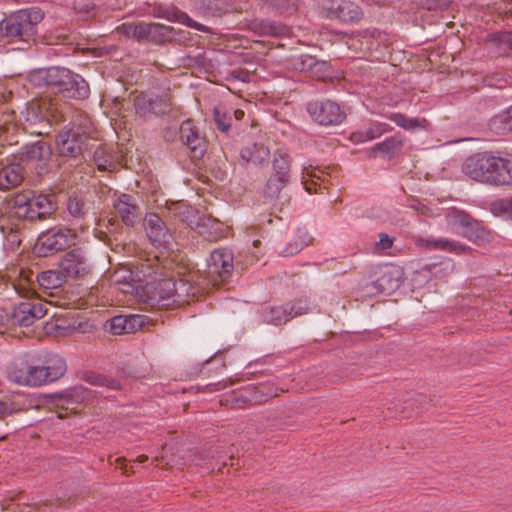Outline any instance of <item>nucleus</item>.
<instances>
[{"instance_id":"36","label":"nucleus","mask_w":512,"mask_h":512,"mask_svg":"<svg viewBox=\"0 0 512 512\" xmlns=\"http://www.w3.org/2000/svg\"><path fill=\"white\" fill-rule=\"evenodd\" d=\"M36 280L39 286L44 289H56L61 287L66 282L59 267H57V269L38 273L36 275Z\"/></svg>"},{"instance_id":"41","label":"nucleus","mask_w":512,"mask_h":512,"mask_svg":"<svg viewBox=\"0 0 512 512\" xmlns=\"http://www.w3.org/2000/svg\"><path fill=\"white\" fill-rule=\"evenodd\" d=\"M152 101V92L142 93L136 96L134 99V108L136 114L143 118H147L152 115L154 116Z\"/></svg>"},{"instance_id":"1","label":"nucleus","mask_w":512,"mask_h":512,"mask_svg":"<svg viewBox=\"0 0 512 512\" xmlns=\"http://www.w3.org/2000/svg\"><path fill=\"white\" fill-rule=\"evenodd\" d=\"M57 209L54 193L27 191L16 194L10 201L11 216L31 224L54 218Z\"/></svg>"},{"instance_id":"19","label":"nucleus","mask_w":512,"mask_h":512,"mask_svg":"<svg viewBox=\"0 0 512 512\" xmlns=\"http://www.w3.org/2000/svg\"><path fill=\"white\" fill-rule=\"evenodd\" d=\"M68 217L64 218L70 225L79 226L83 229V223L87 220L91 212V204L83 197L73 194L66 202Z\"/></svg>"},{"instance_id":"2","label":"nucleus","mask_w":512,"mask_h":512,"mask_svg":"<svg viewBox=\"0 0 512 512\" xmlns=\"http://www.w3.org/2000/svg\"><path fill=\"white\" fill-rule=\"evenodd\" d=\"M187 293V283L173 278H163L146 282L142 290V300L151 309H168L183 301Z\"/></svg>"},{"instance_id":"34","label":"nucleus","mask_w":512,"mask_h":512,"mask_svg":"<svg viewBox=\"0 0 512 512\" xmlns=\"http://www.w3.org/2000/svg\"><path fill=\"white\" fill-rule=\"evenodd\" d=\"M491 162L490 167H487V172L498 176V174H504L508 179H505L503 183H498L497 185H510L512 184V159L502 158L499 156H495L491 152H489V161Z\"/></svg>"},{"instance_id":"39","label":"nucleus","mask_w":512,"mask_h":512,"mask_svg":"<svg viewBox=\"0 0 512 512\" xmlns=\"http://www.w3.org/2000/svg\"><path fill=\"white\" fill-rule=\"evenodd\" d=\"M311 242V237L304 228H299L296 235L286 246V254L284 256H295L300 253L304 247Z\"/></svg>"},{"instance_id":"14","label":"nucleus","mask_w":512,"mask_h":512,"mask_svg":"<svg viewBox=\"0 0 512 512\" xmlns=\"http://www.w3.org/2000/svg\"><path fill=\"white\" fill-rule=\"evenodd\" d=\"M69 72V69L57 66L40 68L30 73L29 80L35 86H45L53 92L59 93L65 80H68Z\"/></svg>"},{"instance_id":"31","label":"nucleus","mask_w":512,"mask_h":512,"mask_svg":"<svg viewBox=\"0 0 512 512\" xmlns=\"http://www.w3.org/2000/svg\"><path fill=\"white\" fill-rule=\"evenodd\" d=\"M261 322L275 326L286 324L289 321L286 306H264L258 311Z\"/></svg>"},{"instance_id":"46","label":"nucleus","mask_w":512,"mask_h":512,"mask_svg":"<svg viewBox=\"0 0 512 512\" xmlns=\"http://www.w3.org/2000/svg\"><path fill=\"white\" fill-rule=\"evenodd\" d=\"M152 99L154 116L164 115L171 110L172 103L168 94L158 95L152 92Z\"/></svg>"},{"instance_id":"21","label":"nucleus","mask_w":512,"mask_h":512,"mask_svg":"<svg viewBox=\"0 0 512 512\" xmlns=\"http://www.w3.org/2000/svg\"><path fill=\"white\" fill-rule=\"evenodd\" d=\"M329 177L330 172L326 167L309 164L302 169V184L309 193L316 192L317 187L321 188L323 186L326 188Z\"/></svg>"},{"instance_id":"3","label":"nucleus","mask_w":512,"mask_h":512,"mask_svg":"<svg viewBox=\"0 0 512 512\" xmlns=\"http://www.w3.org/2000/svg\"><path fill=\"white\" fill-rule=\"evenodd\" d=\"M43 18L44 12L39 7L18 10L0 22V33L9 39L26 41L36 34L37 26Z\"/></svg>"},{"instance_id":"45","label":"nucleus","mask_w":512,"mask_h":512,"mask_svg":"<svg viewBox=\"0 0 512 512\" xmlns=\"http://www.w3.org/2000/svg\"><path fill=\"white\" fill-rule=\"evenodd\" d=\"M233 259L234 258H210L213 261L214 271L218 273L222 281H226L233 270Z\"/></svg>"},{"instance_id":"64","label":"nucleus","mask_w":512,"mask_h":512,"mask_svg":"<svg viewBox=\"0 0 512 512\" xmlns=\"http://www.w3.org/2000/svg\"><path fill=\"white\" fill-rule=\"evenodd\" d=\"M252 237H253V230L252 229H249L245 232V238H247V242H249L250 240L252 241V245L253 246H257L260 241L257 240V239H253L252 240Z\"/></svg>"},{"instance_id":"60","label":"nucleus","mask_w":512,"mask_h":512,"mask_svg":"<svg viewBox=\"0 0 512 512\" xmlns=\"http://www.w3.org/2000/svg\"><path fill=\"white\" fill-rule=\"evenodd\" d=\"M498 208L501 212L507 214L509 217H512V197L500 200L498 203Z\"/></svg>"},{"instance_id":"63","label":"nucleus","mask_w":512,"mask_h":512,"mask_svg":"<svg viewBox=\"0 0 512 512\" xmlns=\"http://www.w3.org/2000/svg\"><path fill=\"white\" fill-rule=\"evenodd\" d=\"M98 155H99V152L96 151L95 152V161H96V163H97V165H98V167L100 169L105 170L106 169L107 160L100 158Z\"/></svg>"},{"instance_id":"33","label":"nucleus","mask_w":512,"mask_h":512,"mask_svg":"<svg viewBox=\"0 0 512 512\" xmlns=\"http://www.w3.org/2000/svg\"><path fill=\"white\" fill-rule=\"evenodd\" d=\"M488 128L496 135L512 133V105L494 115L488 122Z\"/></svg>"},{"instance_id":"5","label":"nucleus","mask_w":512,"mask_h":512,"mask_svg":"<svg viewBox=\"0 0 512 512\" xmlns=\"http://www.w3.org/2000/svg\"><path fill=\"white\" fill-rule=\"evenodd\" d=\"M14 159L22 167L28 168L36 176L42 177L50 172L52 148L41 138L24 143L14 154Z\"/></svg>"},{"instance_id":"17","label":"nucleus","mask_w":512,"mask_h":512,"mask_svg":"<svg viewBox=\"0 0 512 512\" xmlns=\"http://www.w3.org/2000/svg\"><path fill=\"white\" fill-rule=\"evenodd\" d=\"M180 140L189 150L190 157L201 159L206 151L205 139L199 134L191 120L184 121L180 126Z\"/></svg>"},{"instance_id":"10","label":"nucleus","mask_w":512,"mask_h":512,"mask_svg":"<svg viewBox=\"0 0 512 512\" xmlns=\"http://www.w3.org/2000/svg\"><path fill=\"white\" fill-rule=\"evenodd\" d=\"M489 152L477 153L466 159L463 165V172L469 178L488 184L503 183L508 179L504 174L495 176L487 172V167H490Z\"/></svg>"},{"instance_id":"22","label":"nucleus","mask_w":512,"mask_h":512,"mask_svg":"<svg viewBox=\"0 0 512 512\" xmlns=\"http://www.w3.org/2000/svg\"><path fill=\"white\" fill-rule=\"evenodd\" d=\"M416 244L430 250H440L454 254H467L471 252L470 247L461 242L443 237L418 238Z\"/></svg>"},{"instance_id":"50","label":"nucleus","mask_w":512,"mask_h":512,"mask_svg":"<svg viewBox=\"0 0 512 512\" xmlns=\"http://www.w3.org/2000/svg\"><path fill=\"white\" fill-rule=\"evenodd\" d=\"M289 320L309 312L310 306L307 300L298 299L285 304Z\"/></svg>"},{"instance_id":"28","label":"nucleus","mask_w":512,"mask_h":512,"mask_svg":"<svg viewBox=\"0 0 512 512\" xmlns=\"http://www.w3.org/2000/svg\"><path fill=\"white\" fill-rule=\"evenodd\" d=\"M156 17L164 18L170 22H176L180 24H184L188 27L194 28L201 32H207L208 28L200 24L196 21H194L192 18L189 17V15L178 8L172 7V8H160L156 13Z\"/></svg>"},{"instance_id":"8","label":"nucleus","mask_w":512,"mask_h":512,"mask_svg":"<svg viewBox=\"0 0 512 512\" xmlns=\"http://www.w3.org/2000/svg\"><path fill=\"white\" fill-rule=\"evenodd\" d=\"M75 234L66 227H54L42 232L36 241L39 252L36 256H48L69 248L74 241Z\"/></svg>"},{"instance_id":"53","label":"nucleus","mask_w":512,"mask_h":512,"mask_svg":"<svg viewBox=\"0 0 512 512\" xmlns=\"http://www.w3.org/2000/svg\"><path fill=\"white\" fill-rule=\"evenodd\" d=\"M126 318V333H135L144 325V317L142 315H124Z\"/></svg>"},{"instance_id":"59","label":"nucleus","mask_w":512,"mask_h":512,"mask_svg":"<svg viewBox=\"0 0 512 512\" xmlns=\"http://www.w3.org/2000/svg\"><path fill=\"white\" fill-rule=\"evenodd\" d=\"M230 384H231V382L227 381V380H222V381H219L216 383H210L205 386L204 391H207V392L220 391V390H223L226 387H228Z\"/></svg>"},{"instance_id":"32","label":"nucleus","mask_w":512,"mask_h":512,"mask_svg":"<svg viewBox=\"0 0 512 512\" xmlns=\"http://www.w3.org/2000/svg\"><path fill=\"white\" fill-rule=\"evenodd\" d=\"M402 145V137L400 135H393L371 147L368 150V155L370 157H376L378 154H382L383 156L391 158L401 149Z\"/></svg>"},{"instance_id":"49","label":"nucleus","mask_w":512,"mask_h":512,"mask_svg":"<svg viewBox=\"0 0 512 512\" xmlns=\"http://www.w3.org/2000/svg\"><path fill=\"white\" fill-rule=\"evenodd\" d=\"M104 329L113 335L127 334L125 316L117 315L108 319L104 324Z\"/></svg>"},{"instance_id":"55","label":"nucleus","mask_w":512,"mask_h":512,"mask_svg":"<svg viewBox=\"0 0 512 512\" xmlns=\"http://www.w3.org/2000/svg\"><path fill=\"white\" fill-rule=\"evenodd\" d=\"M140 30V22L137 23H123L118 27V31L127 36L133 37L138 41V31Z\"/></svg>"},{"instance_id":"44","label":"nucleus","mask_w":512,"mask_h":512,"mask_svg":"<svg viewBox=\"0 0 512 512\" xmlns=\"http://www.w3.org/2000/svg\"><path fill=\"white\" fill-rule=\"evenodd\" d=\"M245 388L240 389L238 392H234L232 395L225 399L226 405H229L234 409H243L248 406H252L251 398L249 397Z\"/></svg>"},{"instance_id":"38","label":"nucleus","mask_w":512,"mask_h":512,"mask_svg":"<svg viewBox=\"0 0 512 512\" xmlns=\"http://www.w3.org/2000/svg\"><path fill=\"white\" fill-rule=\"evenodd\" d=\"M272 175L287 178L290 181V159L287 153L276 151L272 159Z\"/></svg>"},{"instance_id":"23","label":"nucleus","mask_w":512,"mask_h":512,"mask_svg":"<svg viewBox=\"0 0 512 512\" xmlns=\"http://www.w3.org/2000/svg\"><path fill=\"white\" fill-rule=\"evenodd\" d=\"M67 78L68 80H65V84L60 88L58 94L64 98L76 100H83L89 96V84L82 76L70 71Z\"/></svg>"},{"instance_id":"48","label":"nucleus","mask_w":512,"mask_h":512,"mask_svg":"<svg viewBox=\"0 0 512 512\" xmlns=\"http://www.w3.org/2000/svg\"><path fill=\"white\" fill-rule=\"evenodd\" d=\"M453 269V263L451 258H448L447 261H442L440 263H433L430 265H425L421 268V273L427 271L431 273L434 277H443L447 275Z\"/></svg>"},{"instance_id":"27","label":"nucleus","mask_w":512,"mask_h":512,"mask_svg":"<svg viewBox=\"0 0 512 512\" xmlns=\"http://www.w3.org/2000/svg\"><path fill=\"white\" fill-rule=\"evenodd\" d=\"M24 179V168L14 159L5 167L0 169V189L9 190L17 187Z\"/></svg>"},{"instance_id":"16","label":"nucleus","mask_w":512,"mask_h":512,"mask_svg":"<svg viewBox=\"0 0 512 512\" xmlns=\"http://www.w3.org/2000/svg\"><path fill=\"white\" fill-rule=\"evenodd\" d=\"M20 121L29 127H36L30 134L38 137L49 133V123L46 110L37 102L27 103L24 110L20 113Z\"/></svg>"},{"instance_id":"37","label":"nucleus","mask_w":512,"mask_h":512,"mask_svg":"<svg viewBox=\"0 0 512 512\" xmlns=\"http://www.w3.org/2000/svg\"><path fill=\"white\" fill-rule=\"evenodd\" d=\"M488 44L495 48V52L504 55L512 50V32H497L488 36Z\"/></svg>"},{"instance_id":"29","label":"nucleus","mask_w":512,"mask_h":512,"mask_svg":"<svg viewBox=\"0 0 512 512\" xmlns=\"http://www.w3.org/2000/svg\"><path fill=\"white\" fill-rule=\"evenodd\" d=\"M91 396L90 391L82 385L70 387L59 393H54L51 398L59 400L63 405H66L67 409H70V405L81 404L88 400Z\"/></svg>"},{"instance_id":"12","label":"nucleus","mask_w":512,"mask_h":512,"mask_svg":"<svg viewBox=\"0 0 512 512\" xmlns=\"http://www.w3.org/2000/svg\"><path fill=\"white\" fill-rule=\"evenodd\" d=\"M144 227L150 242L161 251H173V236L165 222L156 213H148L144 219Z\"/></svg>"},{"instance_id":"52","label":"nucleus","mask_w":512,"mask_h":512,"mask_svg":"<svg viewBox=\"0 0 512 512\" xmlns=\"http://www.w3.org/2000/svg\"><path fill=\"white\" fill-rule=\"evenodd\" d=\"M142 260H144L145 264H141V269L140 270H137L135 272L136 276L138 277V279L141 281L142 278H146V277H149L152 275V272L154 271L153 267H152V260H159L160 258H149V257H146V258H141ZM137 269H139L138 267H136ZM133 275H134V271L133 270H129V278L131 280H134L133 278Z\"/></svg>"},{"instance_id":"30","label":"nucleus","mask_w":512,"mask_h":512,"mask_svg":"<svg viewBox=\"0 0 512 512\" xmlns=\"http://www.w3.org/2000/svg\"><path fill=\"white\" fill-rule=\"evenodd\" d=\"M392 130V127L383 122H372L369 126L353 132L350 136L352 142L356 144L368 142L381 137L383 134Z\"/></svg>"},{"instance_id":"15","label":"nucleus","mask_w":512,"mask_h":512,"mask_svg":"<svg viewBox=\"0 0 512 512\" xmlns=\"http://www.w3.org/2000/svg\"><path fill=\"white\" fill-rule=\"evenodd\" d=\"M325 9L329 18L344 23H358L364 15L361 7L349 0H330Z\"/></svg>"},{"instance_id":"61","label":"nucleus","mask_w":512,"mask_h":512,"mask_svg":"<svg viewBox=\"0 0 512 512\" xmlns=\"http://www.w3.org/2000/svg\"><path fill=\"white\" fill-rule=\"evenodd\" d=\"M13 413V408L11 404L6 401L0 400V420H4L6 417L10 416Z\"/></svg>"},{"instance_id":"47","label":"nucleus","mask_w":512,"mask_h":512,"mask_svg":"<svg viewBox=\"0 0 512 512\" xmlns=\"http://www.w3.org/2000/svg\"><path fill=\"white\" fill-rule=\"evenodd\" d=\"M259 33L264 35L281 36L288 33V27L274 21H261L259 23Z\"/></svg>"},{"instance_id":"18","label":"nucleus","mask_w":512,"mask_h":512,"mask_svg":"<svg viewBox=\"0 0 512 512\" xmlns=\"http://www.w3.org/2000/svg\"><path fill=\"white\" fill-rule=\"evenodd\" d=\"M175 37L174 28L161 23L140 21L138 41H150L156 44L171 41Z\"/></svg>"},{"instance_id":"20","label":"nucleus","mask_w":512,"mask_h":512,"mask_svg":"<svg viewBox=\"0 0 512 512\" xmlns=\"http://www.w3.org/2000/svg\"><path fill=\"white\" fill-rule=\"evenodd\" d=\"M113 207L127 227H134L140 218V208L135 198L129 194H120L113 202Z\"/></svg>"},{"instance_id":"51","label":"nucleus","mask_w":512,"mask_h":512,"mask_svg":"<svg viewBox=\"0 0 512 512\" xmlns=\"http://www.w3.org/2000/svg\"><path fill=\"white\" fill-rule=\"evenodd\" d=\"M214 121L220 131L228 132L231 126L232 113L216 108L214 110Z\"/></svg>"},{"instance_id":"43","label":"nucleus","mask_w":512,"mask_h":512,"mask_svg":"<svg viewBox=\"0 0 512 512\" xmlns=\"http://www.w3.org/2000/svg\"><path fill=\"white\" fill-rule=\"evenodd\" d=\"M289 183L287 178L272 175L269 177L264 189V197L270 200L279 196L282 189Z\"/></svg>"},{"instance_id":"42","label":"nucleus","mask_w":512,"mask_h":512,"mask_svg":"<svg viewBox=\"0 0 512 512\" xmlns=\"http://www.w3.org/2000/svg\"><path fill=\"white\" fill-rule=\"evenodd\" d=\"M388 119L393 121L397 126L408 131H416L418 129L424 128L425 122V120H420L418 118H410L401 113H391L388 116Z\"/></svg>"},{"instance_id":"62","label":"nucleus","mask_w":512,"mask_h":512,"mask_svg":"<svg viewBox=\"0 0 512 512\" xmlns=\"http://www.w3.org/2000/svg\"><path fill=\"white\" fill-rule=\"evenodd\" d=\"M19 275H20V278L26 282V283H32L33 282V279H32V276H33V272L31 271H25L24 269H21L19 271Z\"/></svg>"},{"instance_id":"7","label":"nucleus","mask_w":512,"mask_h":512,"mask_svg":"<svg viewBox=\"0 0 512 512\" xmlns=\"http://www.w3.org/2000/svg\"><path fill=\"white\" fill-rule=\"evenodd\" d=\"M7 376L14 383L30 387L50 383L39 359L31 362L23 359L15 360L8 367Z\"/></svg>"},{"instance_id":"57","label":"nucleus","mask_w":512,"mask_h":512,"mask_svg":"<svg viewBox=\"0 0 512 512\" xmlns=\"http://www.w3.org/2000/svg\"><path fill=\"white\" fill-rule=\"evenodd\" d=\"M245 389L250 395L249 397L251 398V404L259 405L263 403V398H261L258 384L247 386Z\"/></svg>"},{"instance_id":"4","label":"nucleus","mask_w":512,"mask_h":512,"mask_svg":"<svg viewBox=\"0 0 512 512\" xmlns=\"http://www.w3.org/2000/svg\"><path fill=\"white\" fill-rule=\"evenodd\" d=\"M404 281L403 268L386 263L374 268L361 286L363 296L391 295L399 289Z\"/></svg>"},{"instance_id":"56","label":"nucleus","mask_w":512,"mask_h":512,"mask_svg":"<svg viewBox=\"0 0 512 512\" xmlns=\"http://www.w3.org/2000/svg\"><path fill=\"white\" fill-rule=\"evenodd\" d=\"M394 243V238L389 236L386 233H381L379 235V241L375 243V248L377 251H383L392 247Z\"/></svg>"},{"instance_id":"26","label":"nucleus","mask_w":512,"mask_h":512,"mask_svg":"<svg viewBox=\"0 0 512 512\" xmlns=\"http://www.w3.org/2000/svg\"><path fill=\"white\" fill-rule=\"evenodd\" d=\"M57 266L65 281L68 278H82L91 271V266L85 258H61Z\"/></svg>"},{"instance_id":"54","label":"nucleus","mask_w":512,"mask_h":512,"mask_svg":"<svg viewBox=\"0 0 512 512\" xmlns=\"http://www.w3.org/2000/svg\"><path fill=\"white\" fill-rule=\"evenodd\" d=\"M259 390L261 398H263V403L267 402L269 399L278 396V388L271 382L259 383Z\"/></svg>"},{"instance_id":"13","label":"nucleus","mask_w":512,"mask_h":512,"mask_svg":"<svg viewBox=\"0 0 512 512\" xmlns=\"http://www.w3.org/2000/svg\"><path fill=\"white\" fill-rule=\"evenodd\" d=\"M448 225L457 233L469 240L483 238L484 230L481 224L462 210L453 209L447 214Z\"/></svg>"},{"instance_id":"24","label":"nucleus","mask_w":512,"mask_h":512,"mask_svg":"<svg viewBox=\"0 0 512 512\" xmlns=\"http://www.w3.org/2000/svg\"><path fill=\"white\" fill-rule=\"evenodd\" d=\"M269 155L270 150L263 143H249L240 150L241 165L262 166L267 163Z\"/></svg>"},{"instance_id":"58","label":"nucleus","mask_w":512,"mask_h":512,"mask_svg":"<svg viewBox=\"0 0 512 512\" xmlns=\"http://www.w3.org/2000/svg\"><path fill=\"white\" fill-rule=\"evenodd\" d=\"M274 8L284 11L295 5V0H264Z\"/></svg>"},{"instance_id":"11","label":"nucleus","mask_w":512,"mask_h":512,"mask_svg":"<svg viewBox=\"0 0 512 512\" xmlns=\"http://www.w3.org/2000/svg\"><path fill=\"white\" fill-rule=\"evenodd\" d=\"M307 112L320 125H338L345 119L340 106L331 100H317L307 104Z\"/></svg>"},{"instance_id":"6","label":"nucleus","mask_w":512,"mask_h":512,"mask_svg":"<svg viewBox=\"0 0 512 512\" xmlns=\"http://www.w3.org/2000/svg\"><path fill=\"white\" fill-rule=\"evenodd\" d=\"M89 136L83 128L74 123L64 125L56 135L55 147L59 156L79 159L88 149Z\"/></svg>"},{"instance_id":"25","label":"nucleus","mask_w":512,"mask_h":512,"mask_svg":"<svg viewBox=\"0 0 512 512\" xmlns=\"http://www.w3.org/2000/svg\"><path fill=\"white\" fill-rule=\"evenodd\" d=\"M39 360L50 383L63 377L67 371L65 359L58 354L47 352Z\"/></svg>"},{"instance_id":"40","label":"nucleus","mask_w":512,"mask_h":512,"mask_svg":"<svg viewBox=\"0 0 512 512\" xmlns=\"http://www.w3.org/2000/svg\"><path fill=\"white\" fill-rule=\"evenodd\" d=\"M85 381L96 386L106 387L112 390L122 389L121 382L113 377L98 374L95 372H88L84 377Z\"/></svg>"},{"instance_id":"35","label":"nucleus","mask_w":512,"mask_h":512,"mask_svg":"<svg viewBox=\"0 0 512 512\" xmlns=\"http://www.w3.org/2000/svg\"><path fill=\"white\" fill-rule=\"evenodd\" d=\"M191 227L197 234L208 240L216 239L221 233V223L210 216H199L195 226L191 225Z\"/></svg>"},{"instance_id":"9","label":"nucleus","mask_w":512,"mask_h":512,"mask_svg":"<svg viewBox=\"0 0 512 512\" xmlns=\"http://www.w3.org/2000/svg\"><path fill=\"white\" fill-rule=\"evenodd\" d=\"M47 313L45 306L36 301H23L5 312V320L12 326L28 327Z\"/></svg>"}]
</instances>
